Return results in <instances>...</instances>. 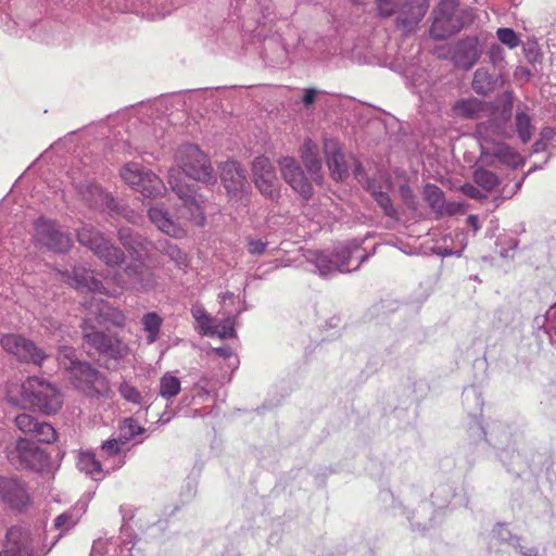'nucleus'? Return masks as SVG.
<instances>
[{"instance_id": "f257e3e1", "label": "nucleus", "mask_w": 556, "mask_h": 556, "mask_svg": "<svg viewBox=\"0 0 556 556\" xmlns=\"http://www.w3.org/2000/svg\"><path fill=\"white\" fill-rule=\"evenodd\" d=\"M177 168L168 172V184L181 200L186 213L182 216L198 226L204 225V210L195 197L193 186L185 182V177L210 184L216 180L211 162L198 146L184 144L176 152Z\"/></svg>"}, {"instance_id": "f03ea898", "label": "nucleus", "mask_w": 556, "mask_h": 556, "mask_svg": "<svg viewBox=\"0 0 556 556\" xmlns=\"http://www.w3.org/2000/svg\"><path fill=\"white\" fill-rule=\"evenodd\" d=\"M118 239L123 247L136 258L137 263L129 264L125 268L128 281L122 277L113 278L117 289L122 290L128 286L143 291L153 289L155 287V277L153 273L146 268L142 256H149L154 250L155 244L128 227H123L118 230Z\"/></svg>"}, {"instance_id": "7ed1b4c3", "label": "nucleus", "mask_w": 556, "mask_h": 556, "mask_svg": "<svg viewBox=\"0 0 556 556\" xmlns=\"http://www.w3.org/2000/svg\"><path fill=\"white\" fill-rule=\"evenodd\" d=\"M60 367L68 371L75 386L89 396H105L110 392L106 377L89 363L80 362L76 351L62 346L56 355Z\"/></svg>"}, {"instance_id": "20e7f679", "label": "nucleus", "mask_w": 556, "mask_h": 556, "mask_svg": "<svg viewBox=\"0 0 556 556\" xmlns=\"http://www.w3.org/2000/svg\"><path fill=\"white\" fill-rule=\"evenodd\" d=\"M504 132V128L494 119L478 124L476 134L480 142L481 157L485 162L489 157H494L508 166H517L521 157L513 148L500 141Z\"/></svg>"}, {"instance_id": "39448f33", "label": "nucleus", "mask_w": 556, "mask_h": 556, "mask_svg": "<svg viewBox=\"0 0 556 556\" xmlns=\"http://www.w3.org/2000/svg\"><path fill=\"white\" fill-rule=\"evenodd\" d=\"M68 283L77 290L92 292L91 299L84 304L86 309L99 324L109 320L111 307L102 299H98L97 294L115 296L118 293L116 288L108 289L102 281L94 278L91 273L84 268H74L73 276L68 278Z\"/></svg>"}, {"instance_id": "423d86ee", "label": "nucleus", "mask_w": 556, "mask_h": 556, "mask_svg": "<svg viewBox=\"0 0 556 556\" xmlns=\"http://www.w3.org/2000/svg\"><path fill=\"white\" fill-rule=\"evenodd\" d=\"M22 396L35 410L45 415L55 414L63 404L61 392L39 377H29L23 382Z\"/></svg>"}, {"instance_id": "0eeeda50", "label": "nucleus", "mask_w": 556, "mask_h": 556, "mask_svg": "<svg viewBox=\"0 0 556 556\" xmlns=\"http://www.w3.org/2000/svg\"><path fill=\"white\" fill-rule=\"evenodd\" d=\"M430 35L437 40L458 33L470 21L469 12L458 8L455 0H442L432 12Z\"/></svg>"}, {"instance_id": "6e6552de", "label": "nucleus", "mask_w": 556, "mask_h": 556, "mask_svg": "<svg viewBox=\"0 0 556 556\" xmlns=\"http://www.w3.org/2000/svg\"><path fill=\"white\" fill-rule=\"evenodd\" d=\"M121 177L130 188L146 198H156L166 191L157 175L135 162L124 165L121 169Z\"/></svg>"}, {"instance_id": "1a4fd4ad", "label": "nucleus", "mask_w": 556, "mask_h": 556, "mask_svg": "<svg viewBox=\"0 0 556 556\" xmlns=\"http://www.w3.org/2000/svg\"><path fill=\"white\" fill-rule=\"evenodd\" d=\"M77 239L80 244L90 249L108 266H116L124 261V252L111 244L92 226H83L78 229Z\"/></svg>"}, {"instance_id": "9d476101", "label": "nucleus", "mask_w": 556, "mask_h": 556, "mask_svg": "<svg viewBox=\"0 0 556 556\" xmlns=\"http://www.w3.org/2000/svg\"><path fill=\"white\" fill-rule=\"evenodd\" d=\"M83 331L85 342L94 348L100 354L115 361L122 359L127 355L128 348L125 343L116 337L94 330L87 319L84 321Z\"/></svg>"}, {"instance_id": "9b49d317", "label": "nucleus", "mask_w": 556, "mask_h": 556, "mask_svg": "<svg viewBox=\"0 0 556 556\" xmlns=\"http://www.w3.org/2000/svg\"><path fill=\"white\" fill-rule=\"evenodd\" d=\"M252 175L257 190L270 200L280 195L276 169L270 160L264 155L257 156L252 163Z\"/></svg>"}, {"instance_id": "f8f14e48", "label": "nucleus", "mask_w": 556, "mask_h": 556, "mask_svg": "<svg viewBox=\"0 0 556 556\" xmlns=\"http://www.w3.org/2000/svg\"><path fill=\"white\" fill-rule=\"evenodd\" d=\"M35 239L47 249L64 253L72 247L68 235L59 229L52 220L39 218L35 224Z\"/></svg>"}, {"instance_id": "ddd939ff", "label": "nucleus", "mask_w": 556, "mask_h": 556, "mask_svg": "<svg viewBox=\"0 0 556 556\" xmlns=\"http://www.w3.org/2000/svg\"><path fill=\"white\" fill-rule=\"evenodd\" d=\"M481 48L477 37H466L451 45L448 55L456 67L470 70L481 56Z\"/></svg>"}, {"instance_id": "4468645a", "label": "nucleus", "mask_w": 556, "mask_h": 556, "mask_svg": "<svg viewBox=\"0 0 556 556\" xmlns=\"http://www.w3.org/2000/svg\"><path fill=\"white\" fill-rule=\"evenodd\" d=\"M277 163L285 181L302 198L308 199L312 195V185L295 159L282 156Z\"/></svg>"}, {"instance_id": "2eb2a0df", "label": "nucleus", "mask_w": 556, "mask_h": 556, "mask_svg": "<svg viewBox=\"0 0 556 556\" xmlns=\"http://www.w3.org/2000/svg\"><path fill=\"white\" fill-rule=\"evenodd\" d=\"M361 244L356 241H352L345 244H340L336 248L332 253L336 263H343L339 273H349L357 269L363 262L368 257V254H361Z\"/></svg>"}, {"instance_id": "dca6fc26", "label": "nucleus", "mask_w": 556, "mask_h": 556, "mask_svg": "<svg viewBox=\"0 0 556 556\" xmlns=\"http://www.w3.org/2000/svg\"><path fill=\"white\" fill-rule=\"evenodd\" d=\"M33 552L29 533L21 527H12L8 530L4 549L0 556H29Z\"/></svg>"}, {"instance_id": "f3484780", "label": "nucleus", "mask_w": 556, "mask_h": 556, "mask_svg": "<svg viewBox=\"0 0 556 556\" xmlns=\"http://www.w3.org/2000/svg\"><path fill=\"white\" fill-rule=\"evenodd\" d=\"M429 8L428 0H410L401 10L397 17V27L405 33H410L424 18Z\"/></svg>"}, {"instance_id": "a211bd4d", "label": "nucleus", "mask_w": 556, "mask_h": 556, "mask_svg": "<svg viewBox=\"0 0 556 556\" xmlns=\"http://www.w3.org/2000/svg\"><path fill=\"white\" fill-rule=\"evenodd\" d=\"M148 216L162 232L174 237L181 238L185 236V229L179 222L174 219L162 204H155L148 211Z\"/></svg>"}, {"instance_id": "6ab92c4d", "label": "nucleus", "mask_w": 556, "mask_h": 556, "mask_svg": "<svg viewBox=\"0 0 556 556\" xmlns=\"http://www.w3.org/2000/svg\"><path fill=\"white\" fill-rule=\"evenodd\" d=\"M220 178L229 194L241 192L247 186L245 169L235 161H228L222 165Z\"/></svg>"}, {"instance_id": "aec40b11", "label": "nucleus", "mask_w": 556, "mask_h": 556, "mask_svg": "<svg viewBox=\"0 0 556 556\" xmlns=\"http://www.w3.org/2000/svg\"><path fill=\"white\" fill-rule=\"evenodd\" d=\"M327 165L334 180H343L349 176V165L345 156L339 149L336 140L327 139L324 142Z\"/></svg>"}, {"instance_id": "412c9836", "label": "nucleus", "mask_w": 556, "mask_h": 556, "mask_svg": "<svg viewBox=\"0 0 556 556\" xmlns=\"http://www.w3.org/2000/svg\"><path fill=\"white\" fill-rule=\"evenodd\" d=\"M0 497L16 509L24 508L29 501L23 484L16 479L5 477L0 478Z\"/></svg>"}, {"instance_id": "4be33fe9", "label": "nucleus", "mask_w": 556, "mask_h": 556, "mask_svg": "<svg viewBox=\"0 0 556 556\" xmlns=\"http://www.w3.org/2000/svg\"><path fill=\"white\" fill-rule=\"evenodd\" d=\"M15 450L21 459V465L24 467L37 469L43 463V451L28 439L17 440Z\"/></svg>"}, {"instance_id": "5701e85b", "label": "nucleus", "mask_w": 556, "mask_h": 556, "mask_svg": "<svg viewBox=\"0 0 556 556\" xmlns=\"http://www.w3.org/2000/svg\"><path fill=\"white\" fill-rule=\"evenodd\" d=\"M124 443L118 439H110L101 444V456L104 458L106 471L122 468L126 463V455L122 451Z\"/></svg>"}, {"instance_id": "b1692460", "label": "nucleus", "mask_w": 556, "mask_h": 556, "mask_svg": "<svg viewBox=\"0 0 556 556\" xmlns=\"http://www.w3.org/2000/svg\"><path fill=\"white\" fill-rule=\"evenodd\" d=\"M301 157L312 179L319 184L321 181V160L317 144L311 139L304 141Z\"/></svg>"}, {"instance_id": "393cba45", "label": "nucleus", "mask_w": 556, "mask_h": 556, "mask_svg": "<svg viewBox=\"0 0 556 556\" xmlns=\"http://www.w3.org/2000/svg\"><path fill=\"white\" fill-rule=\"evenodd\" d=\"M80 193L84 200L97 210L115 208L114 199L96 184L81 187Z\"/></svg>"}, {"instance_id": "a878e982", "label": "nucleus", "mask_w": 556, "mask_h": 556, "mask_svg": "<svg viewBox=\"0 0 556 556\" xmlns=\"http://www.w3.org/2000/svg\"><path fill=\"white\" fill-rule=\"evenodd\" d=\"M77 468L79 471L85 472L93 480H101L104 478L106 467L97 459L96 454L90 451L80 452L77 457Z\"/></svg>"}, {"instance_id": "bb28decb", "label": "nucleus", "mask_w": 556, "mask_h": 556, "mask_svg": "<svg viewBox=\"0 0 556 556\" xmlns=\"http://www.w3.org/2000/svg\"><path fill=\"white\" fill-rule=\"evenodd\" d=\"M87 504L78 503L76 507L70 509L54 519V527L62 532H66L74 528L78 522L79 518L86 510Z\"/></svg>"}, {"instance_id": "cd10ccee", "label": "nucleus", "mask_w": 556, "mask_h": 556, "mask_svg": "<svg viewBox=\"0 0 556 556\" xmlns=\"http://www.w3.org/2000/svg\"><path fill=\"white\" fill-rule=\"evenodd\" d=\"M154 250L167 255L176 267L180 269H185L189 265L187 254L167 240L159 241L157 244H155Z\"/></svg>"}, {"instance_id": "c85d7f7f", "label": "nucleus", "mask_w": 556, "mask_h": 556, "mask_svg": "<svg viewBox=\"0 0 556 556\" xmlns=\"http://www.w3.org/2000/svg\"><path fill=\"white\" fill-rule=\"evenodd\" d=\"M181 391L180 379L172 372L164 374L160 379L159 394L166 401H172Z\"/></svg>"}, {"instance_id": "c756f323", "label": "nucleus", "mask_w": 556, "mask_h": 556, "mask_svg": "<svg viewBox=\"0 0 556 556\" xmlns=\"http://www.w3.org/2000/svg\"><path fill=\"white\" fill-rule=\"evenodd\" d=\"M515 126L517 134L522 142L531 140L534 126L532 125L531 116L521 106L517 108L515 115Z\"/></svg>"}, {"instance_id": "7c9ffc66", "label": "nucleus", "mask_w": 556, "mask_h": 556, "mask_svg": "<svg viewBox=\"0 0 556 556\" xmlns=\"http://www.w3.org/2000/svg\"><path fill=\"white\" fill-rule=\"evenodd\" d=\"M484 103L476 98L462 99L454 105L457 115L466 118H477L483 111Z\"/></svg>"}, {"instance_id": "2f4dec72", "label": "nucleus", "mask_w": 556, "mask_h": 556, "mask_svg": "<svg viewBox=\"0 0 556 556\" xmlns=\"http://www.w3.org/2000/svg\"><path fill=\"white\" fill-rule=\"evenodd\" d=\"M313 263L315 264L319 275L323 277L339 273L338 268L343 265V263H336L332 254L329 255L324 252H316L314 254Z\"/></svg>"}, {"instance_id": "473e14b6", "label": "nucleus", "mask_w": 556, "mask_h": 556, "mask_svg": "<svg viewBox=\"0 0 556 556\" xmlns=\"http://www.w3.org/2000/svg\"><path fill=\"white\" fill-rule=\"evenodd\" d=\"M16 357L22 362L41 365L46 355L34 344V342L23 337V344L16 353Z\"/></svg>"}, {"instance_id": "72a5a7b5", "label": "nucleus", "mask_w": 556, "mask_h": 556, "mask_svg": "<svg viewBox=\"0 0 556 556\" xmlns=\"http://www.w3.org/2000/svg\"><path fill=\"white\" fill-rule=\"evenodd\" d=\"M141 323L143 330L148 333L147 342L154 343L160 334V329L163 325V318L155 312L147 313L142 316Z\"/></svg>"}, {"instance_id": "f704fd0d", "label": "nucleus", "mask_w": 556, "mask_h": 556, "mask_svg": "<svg viewBox=\"0 0 556 556\" xmlns=\"http://www.w3.org/2000/svg\"><path fill=\"white\" fill-rule=\"evenodd\" d=\"M472 88L477 93L488 94L494 88V79L485 68H478L475 72Z\"/></svg>"}, {"instance_id": "c9c22d12", "label": "nucleus", "mask_w": 556, "mask_h": 556, "mask_svg": "<svg viewBox=\"0 0 556 556\" xmlns=\"http://www.w3.org/2000/svg\"><path fill=\"white\" fill-rule=\"evenodd\" d=\"M424 195L433 211L443 214L445 200L443 191L439 187L431 184L426 185Z\"/></svg>"}, {"instance_id": "e433bc0d", "label": "nucleus", "mask_w": 556, "mask_h": 556, "mask_svg": "<svg viewBox=\"0 0 556 556\" xmlns=\"http://www.w3.org/2000/svg\"><path fill=\"white\" fill-rule=\"evenodd\" d=\"M235 325V316H228L216 324L212 321V326L208 329L207 336H218L222 339L232 338L236 336Z\"/></svg>"}, {"instance_id": "4c0bfd02", "label": "nucleus", "mask_w": 556, "mask_h": 556, "mask_svg": "<svg viewBox=\"0 0 556 556\" xmlns=\"http://www.w3.org/2000/svg\"><path fill=\"white\" fill-rule=\"evenodd\" d=\"M146 432V428L141 427L134 418H126L119 426L118 439L126 444L135 439L138 434Z\"/></svg>"}, {"instance_id": "58836bf2", "label": "nucleus", "mask_w": 556, "mask_h": 556, "mask_svg": "<svg viewBox=\"0 0 556 556\" xmlns=\"http://www.w3.org/2000/svg\"><path fill=\"white\" fill-rule=\"evenodd\" d=\"M475 182L484 190H492L498 185V177L491 170L477 168L473 173Z\"/></svg>"}, {"instance_id": "ea45409f", "label": "nucleus", "mask_w": 556, "mask_h": 556, "mask_svg": "<svg viewBox=\"0 0 556 556\" xmlns=\"http://www.w3.org/2000/svg\"><path fill=\"white\" fill-rule=\"evenodd\" d=\"M121 396L128 403L134 405H141L143 403V396L141 392L131 383L123 381L118 387Z\"/></svg>"}, {"instance_id": "a19ab883", "label": "nucleus", "mask_w": 556, "mask_h": 556, "mask_svg": "<svg viewBox=\"0 0 556 556\" xmlns=\"http://www.w3.org/2000/svg\"><path fill=\"white\" fill-rule=\"evenodd\" d=\"M34 437L42 443H52L56 438L54 428L48 422H37L33 432Z\"/></svg>"}, {"instance_id": "79ce46f5", "label": "nucleus", "mask_w": 556, "mask_h": 556, "mask_svg": "<svg viewBox=\"0 0 556 556\" xmlns=\"http://www.w3.org/2000/svg\"><path fill=\"white\" fill-rule=\"evenodd\" d=\"M368 188L371 189L372 197L379 206L383 210L386 215L394 217L396 215V210L394 208L389 194L383 191H377L370 186Z\"/></svg>"}, {"instance_id": "37998d69", "label": "nucleus", "mask_w": 556, "mask_h": 556, "mask_svg": "<svg viewBox=\"0 0 556 556\" xmlns=\"http://www.w3.org/2000/svg\"><path fill=\"white\" fill-rule=\"evenodd\" d=\"M192 316L200 325L204 334L207 336L208 329L212 326V317L206 313L203 306L194 305L191 309Z\"/></svg>"}, {"instance_id": "c03bdc74", "label": "nucleus", "mask_w": 556, "mask_h": 556, "mask_svg": "<svg viewBox=\"0 0 556 556\" xmlns=\"http://www.w3.org/2000/svg\"><path fill=\"white\" fill-rule=\"evenodd\" d=\"M498 40L507 46L509 49H514L519 46L520 40L517 34L511 28H498L496 31Z\"/></svg>"}, {"instance_id": "a18cd8bd", "label": "nucleus", "mask_w": 556, "mask_h": 556, "mask_svg": "<svg viewBox=\"0 0 556 556\" xmlns=\"http://www.w3.org/2000/svg\"><path fill=\"white\" fill-rule=\"evenodd\" d=\"M23 344V337L17 334H7L1 339L2 348L10 354L16 356L20 348Z\"/></svg>"}, {"instance_id": "49530a36", "label": "nucleus", "mask_w": 556, "mask_h": 556, "mask_svg": "<svg viewBox=\"0 0 556 556\" xmlns=\"http://www.w3.org/2000/svg\"><path fill=\"white\" fill-rule=\"evenodd\" d=\"M38 420L35 419L31 415L23 413L15 417V424L17 428L23 431L24 433H31L34 432L36 425Z\"/></svg>"}, {"instance_id": "de8ad7c7", "label": "nucleus", "mask_w": 556, "mask_h": 556, "mask_svg": "<svg viewBox=\"0 0 556 556\" xmlns=\"http://www.w3.org/2000/svg\"><path fill=\"white\" fill-rule=\"evenodd\" d=\"M429 510V505L427 503H422L418 506L417 510H416V516H407V519L409 520L412 527L414 529H417V530H425L428 528V523L427 522H422L421 521V515L424 513H428Z\"/></svg>"}, {"instance_id": "09e8293b", "label": "nucleus", "mask_w": 556, "mask_h": 556, "mask_svg": "<svg viewBox=\"0 0 556 556\" xmlns=\"http://www.w3.org/2000/svg\"><path fill=\"white\" fill-rule=\"evenodd\" d=\"M267 242L261 239H248V251L252 255H261L265 252Z\"/></svg>"}, {"instance_id": "8fccbe9b", "label": "nucleus", "mask_w": 556, "mask_h": 556, "mask_svg": "<svg viewBox=\"0 0 556 556\" xmlns=\"http://www.w3.org/2000/svg\"><path fill=\"white\" fill-rule=\"evenodd\" d=\"M396 0H377V8L381 16H390L395 11Z\"/></svg>"}, {"instance_id": "3c124183", "label": "nucleus", "mask_w": 556, "mask_h": 556, "mask_svg": "<svg viewBox=\"0 0 556 556\" xmlns=\"http://www.w3.org/2000/svg\"><path fill=\"white\" fill-rule=\"evenodd\" d=\"M472 397L476 401V406L479 410H481V407L483 405L481 394L478 392V390L473 387L467 388L464 391V401L468 402Z\"/></svg>"}, {"instance_id": "603ef678", "label": "nucleus", "mask_w": 556, "mask_h": 556, "mask_svg": "<svg viewBox=\"0 0 556 556\" xmlns=\"http://www.w3.org/2000/svg\"><path fill=\"white\" fill-rule=\"evenodd\" d=\"M493 534L503 542H509L513 539L510 531L504 525H497L493 529Z\"/></svg>"}, {"instance_id": "864d4df0", "label": "nucleus", "mask_w": 556, "mask_h": 556, "mask_svg": "<svg viewBox=\"0 0 556 556\" xmlns=\"http://www.w3.org/2000/svg\"><path fill=\"white\" fill-rule=\"evenodd\" d=\"M462 191L464 194H466L467 197H469L471 199H483L486 197L484 193H482L477 187H475L471 184H465L462 187Z\"/></svg>"}, {"instance_id": "5fc2aeb1", "label": "nucleus", "mask_w": 556, "mask_h": 556, "mask_svg": "<svg viewBox=\"0 0 556 556\" xmlns=\"http://www.w3.org/2000/svg\"><path fill=\"white\" fill-rule=\"evenodd\" d=\"M489 58L493 64H498L504 60L503 49L498 45L491 46Z\"/></svg>"}, {"instance_id": "6e6d98bb", "label": "nucleus", "mask_w": 556, "mask_h": 556, "mask_svg": "<svg viewBox=\"0 0 556 556\" xmlns=\"http://www.w3.org/2000/svg\"><path fill=\"white\" fill-rule=\"evenodd\" d=\"M214 352L219 356V357H223V358H228V359H231L233 362H230V364H237L238 363V359L236 356H233V353H232V350L231 348L229 346H222V348H216L214 349Z\"/></svg>"}, {"instance_id": "4d7b16f0", "label": "nucleus", "mask_w": 556, "mask_h": 556, "mask_svg": "<svg viewBox=\"0 0 556 556\" xmlns=\"http://www.w3.org/2000/svg\"><path fill=\"white\" fill-rule=\"evenodd\" d=\"M465 245H463L459 250L457 251H454L450 248H442V247H438L434 249V252L440 255V256H443V257H446V256H452V255H456V256H460L463 250H464Z\"/></svg>"}, {"instance_id": "13d9d810", "label": "nucleus", "mask_w": 556, "mask_h": 556, "mask_svg": "<svg viewBox=\"0 0 556 556\" xmlns=\"http://www.w3.org/2000/svg\"><path fill=\"white\" fill-rule=\"evenodd\" d=\"M318 93H320V91L315 88L305 89L304 96L302 98L303 103L306 106L313 104Z\"/></svg>"}, {"instance_id": "bf43d9fd", "label": "nucleus", "mask_w": 556, "mask_h": 556, "mask_svg": "<svg viewBox=\"0 0 556 556\" xmlns=\"http://www.w3.org/2000/svg\"><path fill=\"white\" fill-rule=\"evenodd\" d=\"M460 208H462V204L458 202L444 203L443 213L453 215V214L457 213Z\"/></svg>"}, {"instance_id": "052dcab7", "label": "nucleus", "mask_w": 556, "mask_h": 556, "mask_svg": "<svg viewBox=\"0 0 556 556\" xmlns=\"http://www.w3.org/2000/svg\"><path fill=\"white\" fill-rule=\"evenodd\" d=\"M470 431L473 435L485 439L486 432L478 420L475 421V425L470 428Z\"/></svg>"}, {"instance_id": "680f3d73", "label": "nucleus", "mask_w": 556, "mask_h": 556, "mask_svg": "<svg viewBox=\"0 0 556 556\" xmlns=\"http://www.w3.org/2000/svg\"><path fill=\"white\" fill-rule=\"evenodd\" d=\"M467 224L471 226L475 230L479 229V220L476 215H469L467 218Z\"/></svg>"}, {"instance_id": "e2e57ef3", "label": "nucleus", "mask_w": 556, "mask_h": 556, "mask_svg": "<svg viewBox=\"0 0 556 556\" xmlns=\"http://www.w3.org/2000/svg\"><path fill=\"white\" fill-rule=\"evenodd\" d=\"M450 490L447 486L437 489L435 493L432 494L433 503H437V498Z\"/></svg>"}, {"instance_id": "0e129e2a", "label": "nucleus", "mask_w": 556, "mask_h": 556, "mask_svg": "<svg viewBox=\"0 0 556 556\" xmlns=\"http://www.w3.org/2000/svg\"><path fill=\"white\" fill-rule=\"evenodd\" d=\"M354 175L355 177L361 180L362 179V167L361 164L354 161Z\"/></svg>"}, {"instance_id": "69168bd1", "label": "nucleus", "mask_w": 556, "mask_h": 556, "mask_svg": "<svg viewBox=\"0 0 556 556\" xmlns=\"http://www.w3.org/2000/svg\"><path fill=\"white\" fill-rule=\"evenodd\" d=\"M219 298H220V302L224 303L226 300H231L233 298V293L226 292V293L222 294Z\"/></svg>"}, {"instance_id": "338daca9", "label": "nucleus", "mask_w": 556, "mask_h": 556, "mask_svg": "<svg viewBox=\"0 0 556 556\" xmlns=\"http://www.w3.org/2000/svg\"><path fill=\"white\" fill-rule=\"evenodd\" d=\"M501 256H502V257H509V256H511V255L509 254V251H508V250H506V251H501Z\"/></svg>"}, {"instance_id": "774afa93", "label": "nucleus", "mask_w": 556, "mask_h": 556, "mask_svg": "<svg viewBox=\"0 0 556 556\" xmlns=\"http://www.w3.org/2000/svg\"><path fill=\"white\" fill-rule=\"evenodd\" d=\"M543 135H544V136H552V130H551V129H548V128H547V129H544V130H543Z\"/></svg>"}]
</instances>
